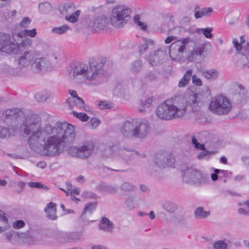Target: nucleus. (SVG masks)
<instances>
[{"instance_id":"cd10ccee","label":"nucleus","mask_w":249,"mask_h":249,"mask_svg":"<svg viewBox=\"0 0 249 249\" xmlns=\"http://www.w3.org/2000/svg\"><path fill=\"white\" fill-rule=\"evenodd\" d=\"M165 163V154L157 155L154 161V166L155 170H157V168H158L159 169H162L166 167Z\"/></svg>"},{"instance_id":"8fccbe9b","label":"nucleus","mask_w":249,"mask_h":249,"mask_svg":"<svg viewBox=\"0 0 249 249\" xmlns=\"http://www.w3.org/2000/svg\"><path fill=\"white\" fill-rule=\"evenodd\" d=\"M75 98L69 97L66 100V103L67 107L71 109H72L75 107Z\"/></svg>"},{"instance_id":"a18cd8bd","label":"nucleus","mask_w":249,"mask_h":249,"mask_svg":"<svg viewBox=\"0 0 249 249\" xmlns=\"http://www.w3.org/2000/svg\"><path fill=\"white\" fill-rule=\"evenodd\" d=\"M73 115L83 122H86L89 119V116L85 113H78L76 111H72Z\"/></svg>"},{"instance_id":"1a4fd4ad","label":"nucleus","mask_w":249,"mask_h":249,"mask_svg":"<svg viewBox=\"0 0 249 249\" xmlns=\"http://www.w3.org/2000/svg\"><path fill=\"white\" fill-rule=\"evenodd\" d=\"M183 180L187 183L201 184L206 183L208 177L198 170L192 168H187L184 171L182 177Z\"/></svg>"},{"instance_id":"0e129e2a","label":"nucleus","mask_w":249,"mask_h":249,"mask_svg":"<svg viewBox=\"0 0 249 249\" xmlns=\"http://www.w3.org/2000/svg\"><path fill=\"white\" fill-rule=\"evenodd\" d=\"M153 101L152 98H149L146 99L144 102L142 103V106L143 108L148 107L151 106V104Z\"/></svg>"},{"instance_id":"423d86ee","label":"nucleus","mask_w":249,"mask_h":249,"mask_svg":"<svg viewBox=\"0 0 249 249\" xmlns=\"http://www.w3.org/2000/svg\"><path fill=\"white\" fill-rule=\"evenodd\" d=\"M232 107L230 100L222 95L213 98L209 106L211 111L217 115H226L232 109Z\"/></svg>"},{"instance_id":"9b49d317","label":"nucleus","mask_w":249,"mask_h":249,"mask_svg":"<svg viewBox=\"0 0 249 249\" xmlns=\"http://www.w3.org/2000/svg\"><path fill=\"white\" fill-rule=\"evenodd\" d=\"M0 51L10 54L18 52V46L11 39L9 34L0 32Z\"/></svg>"},{"instance_id":"f03ea898","label":"nucleus","mask_w":249,"mask_h":249,"mask_svg":"<svg viewBox=\"0 0 249 249\" xmlns=\"http://www.w3.org/2000/svg\"><path fill=\"white\" fill-rule=\"evenodd\" d=\"M102 58L92 57L89 63L77 62L71 64L67 68L69 75L77 83H88L97 85L106 80Z\"/></svg>"},{"instance_id":"58836bf2","label":"nucleus","mask_w":249,"mask_h":249,"mask_svg":"<svg viewBox=\"0 0 249 249\" xmlns=\"http://www.w3.org/2000/svg\"><path fill=\"white\" fill-rule=\"evenodd\" d=\"M69 27L67 25H64L61 27H56L52 29V32L54 34L61 35L65 33Z\"/></svg>"},{"instance_id":"39448f33","label":"nucleus","mask_w":249,"mask_h":249,"mask_svg":"<svg viewBox=\"0 0 249 249\" xmlns=\"http://www.w3.org/2000/svg\"><path fill=\"white\" fill-rule=\"evenodd\" d=\"M189 41L188 37L183 38L175 41L170 45L169 55L172 60L180 63L186 60V56H184V53L186 52V46Z\"/></svg>"},{"instance_id":"c85d7f7f","label":"nucleus","mask_w":249,"mask_h":249,"mask_svg":"<svg viewBox=\"0 0 249 249\" xmlns=\"http://www.w3.org/2000/svg\"><path fill=\"white\" fill-rule=\"evenodd\" d=\"M193 71L188 70L184 75L183 77L179 81L178 87L183 88L188 85L190 82L191 77L192 76Z\"/></svg>"},{"instance_id":"bb28decb","label":"nucleus","mask_w":249,"mask_h":249,"mask_svg":"<svg viewBox=\"0 0 249 249\" xmlns=\"http://www.w3.org/2000/svg\"><path fill=\"white\" fill-rule=\"evenodd\" d=\"M51 96V92L48 89H43L35 94V99L39 102H45Z\"/></svg>"},{"instance_id":"aec40b11","label":"nucleus","mask_w":249,"mask_h":249,"mask_svg":"<svg viewBox=\"0 0 249 249\" xmlns=\"http://www.w3.org/2000/svg\"><path fill=\"white\" fill-rule=\"evenodd\" d=\"M3 69L5 72L13 76H24L28 75L27 71L26 70H21L17 67L15 68L8 65H5Z\"/></svg>"},{"instance_id":"dca6fc26","label":"nucleus","mask_w":249,"mask_h":249,"mask_svg":"<svg viewBox=\"0 0 249 249\" xmlns=\"http://www.w3.org/2000/svg\"><path fill=\"white\" fill-rule=\"evenodd\" d=\"M79 147L80 158L85 159L90 157L94 150V144L92 141H87Z\"/></svg>"},{"instance_id":"f704fd0d","label":"nucleus","mask_w":249,"mask_h":249,"mask_svg":"<svg viewBox=\"0 0 249 249\" xmlns=\"http://www.w3.org/2000/svg\"><path fill=\"white\" fill-rule=\"evenodd\" d=\"M166 167L174 168L175 167V159L171 154H165Z\"/></svg>"},{"instance_id":"b1692460","label":"nucleus","mask_w":249,"mask_h":249,"mask_svg":"<svg viewBox=\"0 0 249 249\" xmlns=\"http://www.w3.org/2000/svg\"><path fill=\"white\" fill-rule=\"evenodd\" d=\"M56 206V204L51 202L47 205L44 209L47 217L50 220H54L57 219Z\"/></svg>"},{"instance_id":"de8ad7c7","label":"nucleus","mask_w":249,"mask_h":249,"mask_svg":"<svg viewBox=\"0 0 249 249\" xmlns=\"http://www.w3.org/2000/svg\"><path fill=\"white\" fill-rule=\"evenodd\" d=\"M125 204L127 208L129 210H132L135 208V205L134 200L132 197H128L126 199Z\"/></svg>"},{"instance_id":"5701e85b","label":"nucleus","mask_w":249,"mask_h":249,"mask_svg":"<svg viewBox=\"0 0 249 249\" xmlns=\"http://www.w3.org/2000/svg\"><path fill=\"white\" fill-rule=\"evenodd\" d=\"M81 237V234L76 232H66L61 234V237L62 238V241L64 242H73L78 241Z\"/></svg>"},{"instance_id":"37998d69","label":"nucleus","mask_w":249,"mask_h":249,"mask_svg":"<svg viewBox=\"0 0 249 249\" xmlns=\"http://www.w3.org/2000/svg\"><path fill=\"white\" fill-rule=\"evenodd\" d=\"M197 30L199 33H202L205 37L207 38H211L213 36V34H212L213 29L212 28H200Z\"/></svg>"},{"instance_id":"4c0bfd02","label":"nucleus","mask_w":249,"mask_h":249,"mask_svg":"<svg viewBox=\"0 0 249 249\" xmlns=\"http://www.w3.org/2000/svg\"><path fill=\"white\" fill-rule=\"evenodd\" d=\"M16 43L18 46V51H19V47H30L32 45L33 41L32 40L29 38H25L21 40L20 43H18L17 41H14Z\"/></svg>"},{"instance_id":"e433bc0d","label":"nucleus","mask_w":249,"mask_h":249,"mask_svg":"<svg viewBox=\"0 0 249 249\" xmlns=\"http://www.w3.org/2000/svg\"><path fill=\"white\" fill-rule=\"evenodd\" d=\"M143 42L144 44L140 46L139 51L141 53L144 52L148 49L149 45H153L154 44L153 40L146 38H143Z\"/></svg>"},{"instance_id":"79ce46f5","label":"nucleus","mask_w":249,"mask_h":249,"mask_svg":"<svg viewBox=\"0 0 249 249\" xmlns=\"http://www.w3.org/2000/svg\"><path fill=\"white\" fill-rule=\"evenodd\" d=\"M68 153L71 156L80 158V147H71L68 150Z\"/></svg>"},{"instance_id":"c756f323","label":"nucleus","mask_w":249,"mask_h":249,"mask_svg":"<svg viewBox=\"0 0 249 249\" xmlns=\"http://www.w3.org/2000/svg\"><path fill=\"white\" fill-rule=\"evenodd\" d=\"M97 202H89L86 205L84 211L81 214V218L85 219L86 213L91 214L94 212L97 207Z\"/></svg>"},{"instance_id":"72a5a7b5","label":"nucleus","mask_w":249,"mask_h":249,"mask_svg":"<svg viewBox=\"0 0 249 249\" xmlns=\"http://www.w3.org/2000/svg\"><path fill=\"white\" fill-rule=\"evenodd\" d=\"M142 67V64L141 60H137L133 62L132 65L130 68L131 71L135 74H138Z\"/></svg>"},{"instance_id":"6e6d98bb","label":"nucleus","mask_w":249,"mask_h":249,"mask_svg":"<svg viewBox=\"0 0 249 249\" xmlns=\"http://www.w3.org/2000/svg\"><path fill=\"white\" fill-rule=\"evenodd\" d=\"M25 226V223L23 220H18L14 222L13 224V227L16 229H19Z\"/></svg>"},{"instance_id":"4be33fe9","label":"nucleus","mask_w":249,"mask_h":249,"mask_svg":"<svg viewBox=\"0 0 249 249\" xmlns=\"http://www.w3.org/2000/svg\"><path fill=\"white\" fill-rule=\"evenodd\" d=\"M5 114L7 118H10L12 120L15 119L17 121L22 120L23 119V113L18 108L7 109L5 111Z\"/></svg>"},{"instance_id":"9d476101","label":"nucleus","mask_w":249,"mask_h":249,"mask_svg":"<svg viewBox=\"0 0 249 249\" xmlns=\"http://www.w3.org/2000/svg\"><path fill=\"white\" fill-rule=\"evenodd\" d=\"M211 97V90L209 87H206L199 92L189 96L186 102L188 105L194 108L198 106L199 104L209 100Z\"/></svg>"},{"instance_id":"864d4df0","label":"nucleus","mask_w":249,"mask_h":249,"mask_svg":"<svg viewBox=\"0 0 249 249\" xmlns=\"http://www.w3.org/2000/svg\"><path fill=\"white\" fill-rule=\"evenodd\" d=\"M192 143L195 145V146L196 148L202 150L205 149L204 145L203 144H199L198 142H197V140L194 137H192Z\"/></svg>"},{"instance_id":"f8f14e48","label":"nucleus","mask_w":249,"mask_h":249,"mask_svg":"<svg viewBox=\"0 0 249 249\" xmlns=\"http://www.w3.org/2000/svg\"><path fill=\"white\" fill-rule=\"evenodd\" d=\"M167 55V49L160 48L150 53L146 57L148 63L155 66L161 64Z\"/></svg>"},{"instance_id":"e2e57ef3","label":"nucleus","mask_w":249,"mask_h":249,"mask_svg":"<svg viewBox=\"0 0 249 249\" xmlns=\"http://www.w3.org/2000/svg\"><path fill=\"white\" fill-rule=\"evenodd\" d=\"M100 121L98 120L97 118H92L90 121V124L92 128H96L98 125L99 124Z\"/></svg>"},{"instance_id":"4d7b16f0","label":"nucleus","mask_w":249,"mask_h":249,"mask_svg":"<svg viewBox=\"0 0 249 249\" xmlns=\"http://www.w3.org/2000/svg\"><path fill=\"white\" fill-rule=\"evenodd\" d=\"M140 17L139 15H136L134 17V20L136 23H137L139 26H140L142 29L144 30L146 29V26L140 21Z\"/></svg>"},{"instance_id":"473e14b6","label":"nucleus","mask_w":249,"mask_h":249,"mask_svg":"<svg viewBox=\"0 0 249 249\" xmlns=\"http://www.w3.org/2000/svg\"><path fill=\"white\" fill-rule=\"evenodd\" d=\"M113 146L103 145L102 156L104 158L112 157L113 154Z\"/></svg>"},{"instance_id":"f3484780","label":"nucleus","mask_w":249,"mask_h":249,"mask_svg":"<svg viewBox=\"0 0 249 249\" xmlns=\"http://www.w3.org/2000/svg\"><path fill=\"white\" fill-rule=\"evenodd\" d=\"M18 126L15 124L8 125L7 126H0V138H9L17 133Z\"/></svg>"},{"instance_id":"ddd939ff","label":"nucleus","mask_w":249,"mask_h":249,"mask_svg":"<svg viewBox=\"0 0 249 249\" xmlns=\"http://www.w3.org/2000/svg\"><path fill=\"white\" fill-rule=\"evenodd\" d=\"M52 68V64L46 57H39L35 59L31 65L32 70L35 72H44Z\"/></svg>"},{"instance_id":"0eeeda50","label":"nucleus","mask_w":249,"mask_h":249,"mask_svg":"<svg viewBox=\"0 0 249 249\" xmlns=\"http://www.w3.org/2000/svg\"><path fill=\"white\" fill-rule=\"evenodd\" d=\"M130 9L125 5H119L114 7L110 18L111 24L115 28L122 27L126 23L131 13Z\"/></svg>"},{"instance_id":"f257e3e1","label":"nucleus","mask_w":249,"mask_h":249,"mask_svg":"<svg viewBox=\"0 0 249 249\" xmlns=\"http://www.w3.org/2000/svg\"><path fill=\"white\" fill-rule=\"evenodd\" d=\"M20 128L29 136L28 143L34 150L40 147L43 155L50 157L60 155L75 140L74 126L66 122H57L53 125L47 124L42 127L41 120L37 114L28 115Z\"/></svg>"},{"instance_id":"ea45409f","label":"nucleus","mask_w":249,"mask_h":249,"mask_svg":"<svg viewBox=\"0 0 249 249\" xmlns=\"http://www.w3.org/2000/svg\"><path fill=\"white\" fill-rule=\"evenodd\" d=\"M213 248L214 249H227L228 244L223 240H218L213 243Z\"/></svg>"},{"instance_id":"a19ab883","label":"nucleus","mask_w":249,"mask_h":249,"mask_svg":"<svg viewBox=\"0 0 249 249\" xmlns=\"http://www.w3.org/2000/svg\"><path fill=\"white\" fill-rule=\"evenodd\" d=\"M81 11L79 10H77L70 16H67L66 19L72 23H74L77 21L78 18L80 14Z\"/></svg>"},{"instance_id":"09e8293b","label":"nucleus","mask_w":249,"mask_h":249,"mask_svg":"<svg viewBox=\"0 0 249 249\" xmlns=\"http://www.w3.org/2000/svg\"><path fill=\"white\" fill-rule=\"evenodd\" d=\"M64 9L67 13L70 14L75 10V7L73 3H69L64 5Z\"/></svg>"},{"instance_id":"7c9ffc66","label":"nucleus","mask_w":249,"mask_h":249,"mask_svg":"<svg viewBox=\"0 0 249 249\" xmlns=\"http://www.w3.org/2000/svg\"><path fill=\"white\" fill-rule=\"evenodd\" d=\"M211 214L210 211H205L204 209L199 207L196 209L195 211V216L196 218H205L209 216Z\"/></svg>"},{"instance_id":"a878e982","label":"nucleus","mask_w":249,"mask_h":249,"mask_svg":"<svg viewBox=\"0 0 249 249\" xmlns=\"http://www.w3.org/2000/svg\"><path fill=\"white\" fill-rule=\"evenodd\" d=\"M4 235L6 236V239L8 242L13 244H15L18 242L21 239V237L24 235L21 233H18L14 231H10L8 232L5 233Z\"/></svg>"},{"instance_id":"c03bdc74","label":"nucleus","mask_w":249,"mask_h":249,"mask_svg":"<svg viewBox=\"0 0 249 249\" xmlns=\"http://www.w3.org/2000/svg\"><path fill=\"white\" fill-rule=\"evenodd\" d=\"M28 185L29 187H30L31 188L41 189L46 190H47L49 189L48 187L47 186H46L40 182H29L28 183Z\"/></svg>"},{"instance_id":"4468645a","label":"nucleus","mask_w":249,"mask_h":249,"mask_svg":"<svg viewBox=\"0 0 249 249\" xmlns=\"http://www.w3.org/2000/svg\"><path fill=\"white\" fill-rule=\"evenodd\" d=\"M108 24L107 18L101 16L97 17L94 19L89 21L88 27L89 29L95 32H99L106 29Z\"/></svg>"},{"instance_id":"a211bd4d","label":"nucleus","mask_w":249,"mask_h":249,"mask_svg":"<svg viewBox=\"0 0 249 249\" xmlns=\"http://www.w3.org/2000/svg\"><path fill=\"white\" fill-rule=\"evenodd\" d=\"M114 228V224L108 218L103 217L99 221L98 228L104 232L112 233Z\"/></svg>"},{"instance_id":"774afa93","label":"nucleus","mask_w":249,"mask_h":249,"mask_svg":"<svg viewBox=\"0 0 249 249\" xmlns=\"http://www.w3.org/2000/svg\"><path fill=\"white\" fill-rule=\"evenodd\" d=\"M232 42L234 44V47L237 51H240L242 49L241 44L238 43V40L236 39H233L232 40Z\"/></svg>"},{"instance_id":"052dcab7","label":"nucleus","mask_w":249,"mask_h":249,"mask_svg":"<svg viewBox=\"0 0 249 249\" xmlns=\"http://www.w3.org/2000/svg\"><path fill=\"white\" fill-rule=\"evenodd\" d=\"M215 152L214 151H205L201 152L199 155L197 156V158L199 159H201L203 158L204 157L209 155L210 154H214Z\"/></svg>"},{"instance_id":"5fc2aeb1","label":"nucleus","mask_w":249,"mask_h":249,"mask_svg":"<svg viewBox=\"0 0 249 249\" xmlns=\"http://www.w3.org/2000/svg\"><path fill=\"white\" fill-rule=\"evenodd\" d=\"M192 76V82L194 85L197 86H201L202 85V82L200 78H198L196 75H194Z\"/></svg>"},{"instance_id":"49530a36","label":"nucleus","mask_w":249,"mask_h":249,"mask_svg":"<svg viewBox=\"0 0 249 249\" xmlns=\"http://www.w3.org/2000/svg\"><path fill=\"white\" fill-rule=\"evenodd\" d=\"M134 186L128 182H124L120 186V189L124 192L133 190Z\"/></svg>"},{"instance_id":"3c124183","label":"nucleus","mask_w":249,"mask_h":249,"mask_svg":"<svg viewBox=\"0 0 249 249\" xmlns=\"http://www.w3.org/2000/svg\"><path fill=\"white\" fill-rule=\"evenodd\" d=\"M75 107H78L79 108L84 107L85 105L83 99L80 97H77V98H75Z\"/></svg>"},{"instance_id":"393cba45","label":"nucleus","mask_w":249,"mask_h":249,"mask_svg":"<svg viewBox=\"0 0 249 249\" xmlns=\"http://www.w3.org/2000/svg\"><path fill=\"white\" fill-rule=\"evenodd\" d=\"M204 49L205 46L203 45L195 47L193 50L188 52L186 56V60L190 62L193 61L197 55H201L202 54Z\"/></svg>"},{"instance_id":"603ef678","label":"nucleus","mask_w":249,"mask_h":249,"mask_svg":"<svg viewBox=\"0 0 249 249\" xmlns=\"http://www.w3.org/2000/svg\"><path fill=\"white\" fill-rule=\"evenodd\" d=\"M31 22V20L29 17H25L20 22V26L22 28H27Z\"/></svg>"},{"instance_id":"20e7f679","label":"nucleus","mask_w":249,"mask_h":249,"mask_svg":"<svg viewBox=\"0 0 249 249\" xmlns=\"http://www.w3.org/2000/svg\"><path fill=\"white\" fill-rule=\"evenodd\" d=\"M186 111L184 105L175 106L166 101L160 104L156 110V115L162 120H170L181 118Z\"/></svg>"},{"instance_id":"412c9836","label":"nucleus","mask_w":249,"mask_h":249,"mask_svg":"<svg viewBox=\"0 0 249 249\" xmlns=\"http://www.w3.org/2000/svg\"><path fill=\"white\" fill-rule=\"evenodd\" d=\"M96 190L100 192L114 195L118 192V187L117 186L107 184L103 182L96 187Z\"/></svg>"},{"instance_id":"680f3d73","label":"nucleus","mask_w":249,"mask_h":249,"mask_svg":"<svg viewBox=\"0 0 249 249\" xmlns=\"http://www.w3.org/2000/svg\"><path fill=\"white\" fill-rule=\"evenodd\" d=\"M214 173L211 175V178L213 181H216L218 179L217 174H220V172H224L222 170L215 169L214 170Z\"/></svg>"},{"instance_id":"bf43d9fd","label":"nucleus","mask_w":249,"mask_h":249,"mask_svg":"<svg viewBox=\"0 0 249 249\" xmlns=\"http://www.w3.org/2000/svg\"><path fill=\"white\" fill-rule=\"evenodd\" d=\"M84 196L86 197L91 199H97L99 198L98 196L95 193L89 191L86 192L84 193Z\"/></svg>"},{"instance_id":"13d9d810","label":"nucleus","mask_w":249,"mask_h":249,"mask_svg":"<svg viewBox=\"0 0 249 249\" xmlns=\"http://www.w3.org/2000/svg\"><path fill=\"white\" fill-rule=\"evenodd\" d=\"M98 107L101 109L109 108L111 107L110 104L105 101H100L98 104Z\"/></svg>"},{"instance_id":"69168bd1","label":"nucleus","mask_w":249,"mask_h":249,"mask_svg":"<svg viewBox=\"0 0 249 249\" xmlns=\"http://www.w3.org/2000/svg\"><path fill=\"white\" fill-rule=\"evenodd\" d=\"M145 78L148 80L152 81L155 80L156 78V76L153 72L150 71L145 74Z\"/></svg>"},{"instance_id":"2eb2a0df","label":"nucleus","mask_w":249,"mask_h":249,"mask_svg":"<svg viewBox=\"0 0 249 249\" xmlns=\"http://www.w3.org/2000/svg\"><path fill=\"white\" fill-rule=\"evenodd\" d=\"M36 35V29H33L31 30H20L18 26H16L13 28L11 32V37L14 41L19 40V38H21L24 36H30L34 37Z\"/></svg>"},{"instance_id":"2f4dec72","label":"nucleus","mask_w":249,"mask_h":249,"mask_svg":"<svg viewBox=\"0 0 249 249\" xmlns=\"http://www.w3.org/2000/svg\"><path fill=\"white\" fill-rule=\"evenodd\" d=\"M162 208L169 213H173L177 209L176 205L172 202L165 201L162 204Z\"/></svg>"},{"instance_id":"c9c22d12","label":"nucleus","mask_w":249,"mask_h":249,"mask_svg":"<svg viewBox=\"0 0 249 249\" xmlns=\"http://www.w3.org/2000/svg\"><path fill=\"white\" fill-rule=\"evenodd\" d=\"M21 234H23L24 235L21 237L20 240L24 243L32 245L35 243L36 239L34 236L25 233H21Z\"/></svg>"},{"instance_id":"6e6552de","label":"nucleus","mask_w":249,"mask_h":249,"mask_svg":"<svg viewBox=\"0 0 249 249\" xmlns=\"http://www.w3.org/2000/svg\"><path fill=\"white\" fill-rule=\"evenodd\" d=\"M36 57V53L34 50L31 49L23 50L16 56L14 63L17 68L25 70V68L32 64Z\"/></svg>"},{"instance_id":"6ab92c4d","label":"nucleus","mask_w":249,"mask_h":249,"mask_svg":"<svg viewBox=\"0 0 249 249\" xmlns=\"http://www.w3.org/2000/svg\"><path fill=\"white\" fill-rule=\"evenodd\" d=\"M200 73L205 78L212 81L217 80L220 75L219 71L215 69L203 70L200 71Z\"/></svg>"},{"instance_id":"338daca9","label":"nucleus","mask_w":249,"mask_h":249,"mask_svg":"<svg viewBox=\"0 0 249 249\" xmlns=\"http://www.w3.org/2000/svg\"><path fill=\"white\" fill-rule=\"evenodd\" d=\"M212 9L209 7L204 8L201 9V13H202L203 16L209 15L210 14L212 13Z\"/></svg>"},{"instance_id":"7ed1b4c3","label":"nucleus","mask_w":249,"mask_h":249,"mask_svg":"<svg viewBox=\"0 0 249 249\" xmlns=\"http://www.w3.org/2000/svg\"><path fill=\"white\" fill-rule=\"evenodd\" d=\"M149 131L148 124L139 119L126 121L121 128L122 134L127 138H143Z\"/></svg>"}]
</instances>
